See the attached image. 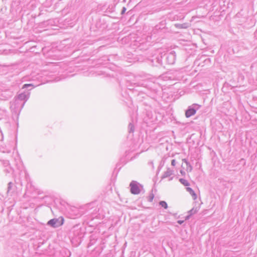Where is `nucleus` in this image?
<instances>
[{"label": "nucleus", "mask_w": 257, "mask_h": 257, "mask_svg": "<svg viewBox=\"0 0 257 257\" xmlns=\"http://www.w3.org/2000/svg\"><path fill=\"white\" fill-rule=\"evenodd\" d=\"M187 190L188 192L190 193L192 197H193V199L195 200L197 198V195L195 193H194V191L190 188H187Z\"/></svg>", "instance_id": "5"}, {"label": "nucleus", "mask_w": 257, "mask_h": 257, "mask_svg": "<svg viewBox=\"0 0 257 257\" xmlns=\"http://www.w3.org/2000/svg\"><path fill=\"white\" fill-rule=\"evenodd\" d=\"M126 9L125 7H123L121 11V15L125 13V12L126 11Z\"/></svg>", "instance_id": "10"}, {"label": "nucleus", "mask_w": 257, "mask_h": 257, "mask_svg": "<svg viewBox=\"0 0 257 257\" xmlns=\"http://www.w3.org/2000/svg\"><path fill=\"white\" fill-rule=\"evenodd\" d=\"M19 99H25L26 98V95L24 93H21L18 96Z\"/></svg>", "instance_id": "9"}, {"label": "nucleus", "mask_w": 257, "mask_h": 257, "mask_svg": "<svg viewBox=\"0 0 257 257\" xmlns=\"http://www.w3.org/2000/svg\"><path fill=\"white\" fill-rule=\"evenodd\" d=\"M35 47H36V46H32L31 48L33 49V48H35Z\"/></svg>", "instance_id": "14"}, {"label": "nucleus", "mask_w": 257, "mask_h": 257, "mask_svg": "<svg viewBox=\"0 0 257 257\" xmlns=\"http://www.w3.org/2000/svg\"><path fill=\"white\" fill-rule=\"evenodd\" d=\"M64 219L63 217H60L58 219H53L47 222L48 225L53 227H57L63 225Z\"/></svg>", "instance_id": "1"}, {"label": "nucleus", "mask_w": 257, "mask_h": 257, "mask_svg": "<svg viewBox=\"0 0 257 257\" xmlns=\"http://www.w3.org/2000/svg\"><path fill=\"white\" fill-rule=\"evenodd\" d=\"M120 41L122 44H126L128 42V38L127 37H124L121 39Z\"/></svg>", "instance_id": "8"}, {"label": "nucleus", "mask_w": 257, "mask_h": 257, "mask_svg": "<svg viewBox=\"0 0 257 257\" xmlns=\"http://www.w3.org/2000/svg\"><path fill=\"white\" fill-rule=\"evenodd\" d=\"M179 181L180 183H181L182 184H183L185 186H189V183L188 182V181L185 180L184 179H179Z\"/></svg>", "instance_id": "6"}, {"label": "nucleus", "mask_w": 257, "mask_h": 257, "mask_svg": "<svg viewBox=\"0 0 257 257\" xmlns=\"http://www.w3.org/2000/svg\"><path fill=\"white\" fill-rule=\"evenodd\" d=\"M172 165L173 166H175V165H176V161H175V160H173L172 161Z\"/></svg>", "instance_id": "12"}, {"label": "nucleus", "mask_w": 257, "mask_h": 257, "mask_svg": "<svg viewBox=\"0 0 257 257\" xmlns=\"http://www.w3.org/2000/svg\"><path fill=\"white\" fill-rule=\"evenodd\" d=\"M159 204H160L162 208L165 209H167L168 207L167 203L164 201H161Z\"/></svg>", "instance_id": "7"}, {"label": "nucleus", "mask_w": 257, "mask_h": 257, "mask_svg": "<svg viewBox=\"0 0 257 257\" xmlns=\"http://www.w3.org/2000/svg\"><path fill=\"white\" fill-rule=\"evenodd\" d=\"M30 86H32V84H25L23 87V88H26V87H29Z\"/></svg>", "instance_id": "11"}, {"label": "nucleus", "mask_w": 257, "mask_h": 257, "mask_svg": "<svg viewBox=\"0 0 257 257\" xmlns=\"http://www.w3.org/2000/svg\"><path fill=\"white\" fill-rule=\"evenodd\" d=\"M196 112V110L194 108L188 109L185 112V116L186 117L188 118L195 114Z\"/></svg>", "instance_id": "4"}, {"label": "nucleus", "mask_w": 257, "mask_h": 257, "mask_svg": "<svg viewBox=\"0 0 257 257\" xmlns=\"http://www.w3.org/2000/svg\"><path fill=\"white\" fill-rule=\"evenodd\" d=\"M184 220H179V221H178V222L179 223V224H181L183 222H184Z\"/></svg>", "instance_id": "13"}, {"label": "nucleus", "mask_w": 257, "mask_h": 257, "mask_svg": "<svg viewBox=\"0 0 257 257\" xmlns=\"http://www.w3.org/2000/svg\"><path fill=\"white\" fill-rule=\"evenodd\" d=\"M130 186H131V192L134 194H138L141 192V187L139 185L138 183H137L135 182H132L131 184H130Z\"/></svg>", "instance_id": "3"}, {"label": "nucleus", "mask_w": 257, "mask_h": 257, "mask_svg": "<svg viewBox=\"0 0 257 257\" xmlns=\"http://www.w3.org/2000/svg\"><path fill=\"white\" fill-rule=\"evenodd\" d=\"M182 169L180 172L182 175H185L186 172H191L192 168L185 159L182 160Z\"/></svg>", "instance_id": "2"}]
</instances>
